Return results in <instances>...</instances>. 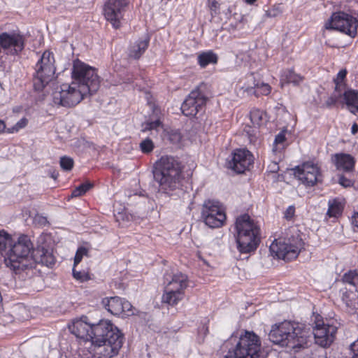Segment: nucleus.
I'll return each mask as SVG.
<instances>
[{
    "instance_id": "obj_1",
    "label": "nucleus",
    "mask_w": 358,
    "mask_h": 358,
    "mask_svg": "<svg viewBox=\"0 0 358 358\" xmlns=\"http://www.w3.org/2000/svg\"><path fill=\"white\" fill-rule=\"evenodd\" d=\"M268 338L272 343L287 347L294 352L308 348L311 343L310 329L303 324L289 321L274 324Z\"/></svg>"
},
{
    "instance_id": "obj_2",
    "label": "nucleus",
    "mask_w": 358,
    "mask_h": 358,
    "mask_svg": "<svg viewBox=\"0 0 358 358\" xmlns=\"http://www.w3.org/2000/svg\"><path fill=\"white\" fill-rule=\"evenodd\" d=\"M94 334L92 358H112L117 355L123 344V335L117 327L108 320H101Z\"/></svg>"
},
{
    "instance_id": "obj_3",
    "label": "nucleus",
    "mask_w": 358,
    "mask_h": 358,
    "mask_svg": "<svg viewBox=\"0 0 358 358\" xmlns=\"http://www.w3.org/2000/svg\"><path fill=\"white\" fill-rule=\"evenodd\" d=\"M8 245L10 248L6 252L5 262L15 273L29 271L35 267L36 262L31 255L34 245L28 236L20 235L15 241L11 238Z\"/></svg>"
},
{
    "instance_id": "obj_4",
    "label": "nucleus",
    "mask_w": 358,
    "mask_h": 358,
    "mask_svg": "<svg viewBox=\"0 0 358 358\" xmlns=\"http://www.w3.org/2000/svg\"><path fill=\"white\" fill-rule=\"evenodd\" d=\"M235 238L241 253H249L257 248L261 241L260 227L248 214L236 218Z\"/></svg>"
},
{
    "instance_id": "obj_5",
    "label": "nucleus",
    "mask_w": 358,
    "mask_h": 358,
    "mask_svg": "<svg viewBox=\"0 0 358 358\" xmlns=\"http://www.w3.org/2000/svg\"><path fill=\"white\" fill-rule=\"evenodd\" d=\"M180 166L173 157L163 156L155 164L153 176L160 190L166 194L176 189L179 185Z\"/></svg>"
},
{
    "instance_id": "obj_6",
    "label": "nucleus",
    "mask_w": 358,
    "mask_h": 358,
    "mask_svg": "<svg viewBox=\"0 0 358 358\" xmlns=\"http://www.w3.org/2000/svg\"><path fill=\"white\" fill-rule=\"evenodd\" d=\"M55 69V58L52 52L45 51L35 66V73L33 79L35 90H43L53 80Z\"/></svg>"
},
{
    "instance_id": "obj_7",
    "label": "nucleus",
    "mask_w": 358,
    "mask_h": 358,
    "mask_svg": "<svg viewBox=\"0 0 358 358\" xmlns=\"http://www.w3.org/2000/svg\"><path fill=\"white\" fill-rule=\"evenodd\" d=\"M72 78V83H77L78 88H82L83 85L87 86L90 95L99 88L100 81L96 69L79 59L73 61Z\"/></svg>"
},
{
    "instance_id": "obj_8",
    "label": "nucleus",
    "mask_w": 358,
    "mask_h": 358,
    "mask_svg": "<svg viewBox=\"0 0 358 358\" xmlns=\"http://www.w3.org/2000/svg\"><path fill=\"white\" fill-rule=\"evenodd\" d=\"M77 83H71L70 85L63 84L59 89H57L52 93V101L55 104L64 107H73L79 103L89 93L87 86L83 85L78 88Z\"/></svg>"
},
{
    "instance_id": "obj_9",
    "label": "nucleus",
    "mask_w": 358,
    "mask_h": 358,
    "mask_svg": "<svg viewBox=\"0 0 358 358\" xmlns=\"http://www.w3.org/2000/svg\"><path fill=\"white\" fill-rule=\"evenodd\" d=\"M303 245L302 239L298 236L288 239L280 238L273 241L269 250L273 257L290 261L297 257Z\"/></svg>"
},
{
    "instance_id": "obj_10",
    "label": "nucleus",
    "mask_w": 358,
    "mask_h": 358,
    "mask_svg": "<svg viewBox=\"0 0 358 358\" xmlns=\"http://www.w3.org/2000/svg\"><path fill=\"white\" fill-rule=\"evenodd\" d=\"M260 347L259 337L253 332L245 331L241 336L236 348L229 351L224 358H257Z\"/></svg>"
},
{
    "instance_id": "obj_11",
    "label": "nucleus",
    "mask_w": 358,
    "mask_h": 358,
    "mask_svg": "<svg viewBox=\"0 0 358 358\" xmlns=\"http://www.w3.org/2000/svg\"><path fill=\"white\" fill-rule=\"evenodd\" d=\"M312 327L315 343L320 347L327 348L331 345L336 338L338 327L333 322H324L322 317L313 314Z\"/></svg>"
},
{
    "instance_id": "obj_12",
    "label": "nucleus",
    "mask_w": 358,
    "mask_h": 358,
    "mask_svg": "<svg viewBox=\"0 0 358 358\" xmlns=\"http://www.w3.org/2000/svg\"><path fill=\"white\" fill-rule=\"evenodd\" d=\"M358 20L356 17L345 12L334 13L326 22V29H333L354 38L357 33Z\"/></svg>"
},
{
    "instance_id": "obj_13",
    "label": "nucleus",
    "mask_w": 358,
    "mask_h": 358,
    "mask_svg": "<svg viewBox=\"0 0 358 358\" xmlns=\"http://www.w3.org/2000/svg\"><path fill=\"white\" fill-rule=\"evenodd\" d=\"M201 218L208 227L219 228L224 224L226 215L219 201L206 200L202 205Z\"/></svg>"
},
{
    "instance_id": "obj_14",
    "label": "nucleus",
    "mask_w": 358,
    "mask_h": 358,
    "mask_svg": "<svg viewBox=\"0 0 358 358\" xmlns=\"http://www.w3.org/2000/svg\"><path fill=\"white\" fill-rule=\"evenodd\" d=\"M129 4V0H108L104 4V17L113 28L120 27L121 22Z\"/></svg>"
},
{
    "instance_id": "obj_15",
    "label": "nucleus",
    "mask_w": 358,
    "mask_h": 358,
    "mask_svg": "<svg viewBox=\"0 0 358 358\" xmlns=\"http://www.w3.org/2000/svg\"><path fill=\"white\" fill-rule=\"evenodd\" d=\"M294 175L303 184L314 186L322 180V174L317 164L312 162L303 163L294 170Z\"/></svg>"
},
{
    "instance_id": "obj_16",
    "label": "nucleus",
    "mask_w": 358,
    "mask_h": 358,
    "mask_svg": "<svg viewBox=\"0 0 358 358\" xmlns=\"http://www.w3.org/2000/svg\"><path fill=\"white\" fill-rule=\"evenodd\" d=\"M207 98L199 89L192 90L181 106L182 113L186 116H194L204 107Z\"/></svg>"
},
{
    "instance_id": "obj_17",
    "label": "nucleus",
    "mask_w": 358,
    "mask_h": 358,
    "mask_svg": "<svg viewBox=\"0 0 358 358\" xmlns=\"http://www.w3.org/2000/svg\"><path fill=\"white\" fill-rule=\"evenodd\" d=\"M105 308L115 315L126 317L134 314L131 304L118 296L105 298L102 300Z\"/></svg>"
},
{
    "instance_id": "obj_18",
    "label": "nucleus",
    "mask_w": 358,
    "mask_h": 358,
    "mask_svg": "<svg viewBox=\"0 0 358 358\" xmlns=\"http://www.w3.org/2000/svg\"><path fill=\"white\" fill-rule=\"evenodd\" d=\"M253 156L250 151L245 149L236 150L231 161L229 162V168L238 173H242L252 165Z\"/></svg>"
},
{
    "instance_id": "obj_19",
    "label": "nucleus",
    "mask_w": 358,
    "mask_h": 358,
    "mask_svg": "<svg viewBox=\"0 0 358 358\" xmlns=\"http://www.w3.org/2000/svg\"><path fill=\"white\" fill-rule=\"evenodd\" d=\"M0 45L7 54H17L24 48V40L17 34H0Z\"/></svg>"
},
{
    "instance_id": "obj_20",
    "label": "nucleus",
    "mask_w": 358,
    "mask_h": 358,
    "mask_svg": "<svg viewBox=\"0 0 358 358\" xmlns=\"http://www.w3.org/2000/svg\"><path fill=\"white\" fill-rule=\"evenodd\" d=\"M96 324H91L87 322V317H82L79 320H75L72 325L69 327V329L72 334L76 337L84 340H92L95 337L94 329Z\"/></svg>"
},
{
    "instance_id": "obj_21",
    "label": "nucleus",
    "mask_w": 358,
    "mask_h": 358,
    "mask_svg": "<svg viewBox=\"0 0 358 358\" xmlns=\"http://www.w3.org/2000/svg\"><path fill=\"white\" fill-rule=\"evenodd\" d=\"M164 287L184 292L188 286V278L185 274L177 272L172 275H166L164 280Z\"/></svg>"
},
{
    "instance_id": "obj_22",
    "label": "nucleus",
    "mask_w": 358,
    "mask_h": 358,
    "mask_svg": "<svg viewBox=\"0 0 358 358\" xmlns=\"http://www.w3.org/2000/svg\"><path fill=\"white\" fill-rule=\"evenodd\" d=\"M334 161L336 168L345 172H350L354 170L355 160V158L345 153H338L334 155Z\"/></svg>"
},
{
    "instance_id": "obj_23",
    "label": "nucleus",
    "mask_w": 358,
    "mask_h": 358,
    "mask_svg": "<svg viewBox=\"0 0 358 358\" xmlns=\"http://www.w3.org/2000/svg\"><path fill=\"white\" fill-rule=\"evenodd\" d=\"M342 96L348 109L354 115L358 113V92L355 90H343Z\"/></svg>"
},
{
    "instance_id": "obj_24",
    "label": "nucleus",
    "mask_w": 358,
    "mask_h": 358,
    "mask_svg": "<svg viewBox=\"0 0 358 358\" xmlns=\"http://www.w3.org/2000/svg\"><path fill=\"white\" fill-rule=\"evenodd\" d=\"M248 79L249 81H251L252 83V85L241 87V89L243 90L247 93L251 94L257 92V91H255V89H257V92L262 95H268L271 92V88L268 84L264 83H256L253 77V75H250L248 77Z\"/></svg>"
},
{
    "instance_id": "obj_25",
    "label": "nucleus",
    "mask_w": 358,
    "mask_h": 358,
    "mask_svg": "<svg viewBox=\"0 0 358 358\" xmlns=\"http://www.w3.org/2000/svg\"><path fill=\"white\" fill-rule=\"evenodd\" d=\"M185 296V292L172 290L164 287V292L162 297V301L169 306H173L177 305Z\"/></svg>"
},
{
    "instance_id": "obj_26",
    "label": "nucleus",
    "mask_w": 358,
    "mask_h": 358,
    "mask_svg": "<svg viewBox=\"0 0 358 358\" xmlns=\"http://www.w3.org/2000/svg\"><path fill=\"white\" fill-rule=\"evenodd\" d=\"M303 80V78L299 74L296 73L292 69H286L282 71L280 76V86L283 87L285 85L292 83L294 85H299Z\"/></svg>"
},
{
    "instance_id": "obj_27",
    "label": "nucleus",
    "mask_w": 358,
    "mask_h": 358,
    "mask_svg": "<svg viewBox=\"0 0 358 358\" xmlns=\"http://www.w3.org/2000/svg\"><path fill=\"white\" fill-rule=\"evenodd\" d=\"M149 38L141 39L135 42L130 48L129 56L134 59H138L148 48Z\"/></svg>"
},
{
    "instance_id": "obj_28",
    "label": "nucleus",
    "mask_w": 358,
    "mask_h": 358,
    "mask_svg": "<svg viewBox=\"0 0 358 358\" xmlns=\"http://www.w3.org/2000/svg\"><path fill=\"white\" fill-rule=\"evenodd\" d=\"M329 208L327 215L329 217H336L339 216L343 210V201L341 199L336 198L329 200L328 202Z\"/></svg>"
},
{
    "instance_id": "obj_29",
    "label": "nucleus",
    "mask_w": 358,
    "mask_h": 358,
    "mask_svg": "<svg viewBox=\"0 0 358 358\" xmlns=\"http://www.w3.org/2000/svg\"><path fill=\"white\" fill-rule=\"evenodd\" d=\"M199 64L204 68L210 64H215L217 62V55L212 51L203 52L198 55Z\"/></svg>"
},
{
    "instance_id": "obj_30",
    "label": "nucleus",
    "mask_w": 358,
    "mask_h": 358,
    "mask_svg": "<svg viewBox=\"0 0 358 358\" xmlns=\"http://www.w3.org/2000/svg\"><path fill=\"white\" fill-rule=\"evenodd\" d=\"M343 281L355 287V291L358 290V273L357 271H350L343 276Z\"/></svg>"
},
{
    "instance_id": "obj_31",
    "label": "nucleus",
    "mask_w": 358,
    "mask_h": 358,
    "mask_svg": "<svg viewBox=\"0 0 358 358\" xmlns=\"http://www.w3.org/2000/svg\"><path fill=\"white\" fill-rule=\"evenodd\" d=\"M286 140L285 137V131H281L279 134L275 136L274 142H273V152H280L285 147V141Z\"/></svg>"
},
{
    "instance_id": "obj_32",
    "label": "nucleus",
    "mask_w": 358,
    "mask_h": 358,
    "mask_svg": "<svg viewBox=\"0 0 358 358\" xmlns=\"http://www.w3.org/2000/svg\"><path fill=\"white\" fill-rule=\"evenodd\" d=\"M11 243V236L3 230L0 231V256H3L8 244Z\"/></svg>"
},
{
    "instance_id": "obj_33",
    "label": "nucleus",
    "mask_w": 358,
    "mask_h": 358,
    "mask_svg": "<svg viewBox=\"0 0 358 358\" xmlns=\"http://www.w3.org/2000/svg\"><path fill=\"white\" fill-rule=\"evenodd\" d=\"M347 75V71L345 69L341 70L336 78L334 79L336 92L341 90H343L345 89V84L344 83V79L345 78Z\"/></svg>"
},
{
    "instance_id": "obj_34",
    "label": "nucleus",
    "mask_w": 358,
    "mask_h": 358,
    "mask_svg": "<svg viewBox=\"0 0 358 358\" xmlns=\"http://www.w3.org/2000/svg\"><path fill=\"white\" fill-rule=\"evenodd\" d=\"M264 113L259 109H253L250 111V120L254 126H259L262 123Z\"/></svg>"
},
{
    "instance_id": "obj_35",
    "label": "nucleus",
    "mask_w": 358,
    "mask_h": 358,
    "mask_svg": "<svg viewBox=\"0 0 358 358\" xmlns=\"http://www.w3.org/2000/svg\"><path fill=\"white\" fill-rule=\"evenodd\" d=\"M342 92L343 90H341L336 92L335 89L333 94L330 96H329L327 101H325L324 105L326 106V107L331 108L332 106H335L342 97Z\"/></svg>"
},
{
    "instance_id": "obj_36",
    "label": "nucleus",
    "mask_w": 358,
    "mask_h": 358,
    "mask_svg": "<svg viewBox=\"0 0 358 358\" xmlns=\"http://www.w3.org/2000/svg\"><path fill=\"white\" fill-rule=\"evenodd\" d=\"M139 148L142 152L148 154L153 150L155 145L150 138H146L140 143Z\"/></svg>"
},
{
    "instance_id": "obj_37",
    "label": "nucleus",
    "mask_w": 358,
    "mask_h": 358,
    "mask_svg": "<svg viewBox=\"0 0 358 358\" xmlns=\"http://www.w3.org/2000/svg\"><path fill=\"white\" fill-rule=\"evenodd\" d=\"M92 187V185L90 182L83 183L73 190V192L71 193V196L72 197L80 196L84 194L85 192H87Z\"/></svg>"
},
{
    "instance_id": "obj_38",
    "label": "nucleus",
    "mask_w": 358,
    "mask_h": 358,
    "mask_svg": "<svg viewBox=\"0 0 358 358\" xmlns=\"http://www.w3.org/2000/svg\"><path fill=\"white\" fill-rule=\"evenodd\" d=\"M60 166L65 171H70L73 166V160L69 157H62L60 158Z\"/></svg>"
},
{
    "instance_id": "obj_39",
    "label": "nucleus",
    "mask_w": 358,
    "mask_h": 358,
    "mask_svg": "<svg viewBox=\"0 0 358 358\" xmlns=\"http://www.w3.org/2000/svg\"><path fill=\"white\" fill-rule=\"evenodd\" d=\"M73 275L75 279L80 282H85L90 279V275L87 272L85 271H78L75 268H73Z\"/></svg>"
},
{
    "instance_id": "obj_40",
    "label": "nucleus",
    "mask_w": 358,
    "mask_h": 358,
    "mask_svg": "<svg viewBox=\"0 0 358 358\" xmlns=\"http://www.w3.org/2000/svg\"><path fill=\"white\" fill-rule=\"evenodd\" d=\"M161 121L159 118L157 117L155 120H150L147 121L143 127V131L147 130H152V129H156L157 127H159L161 125Z\"/></svg>"
},
{
    "instance_id": "obj_41",
    "label": "nucleus",
    "mask_w": 358,
    "mask_h": 358,
    "mask_svg": "<svg viewBox=\"0 0 358 358\" xmlns=\"http://www.w3.org/2000/svg\"><path fill=\"white\" fill-rule=\"evenodd\" d=\"M28 123L27 118L23 117L12 128L8 129V133L17 132L20 129L25 127Z\"/></svg>"
},
{
    "instance_id": "obj_42",
    "label": "nucleus",
    "mask_w": 358,
    "mask_h": 358,
    "mask_svg": "<svg viewBox=\"0 0 358 358\" xmlns=\"http://www.w3.org/2000/svg\"><path fill=\"white\" fill-rule=\"evenodd\" d=\"M87 249L84 247H80L78 249L74 258V266L81 262L83 257L87 255Z\"/></svg>"
},
{
    "instance_id": "obj_43",
    "label": "nucleus",
    "mask_w": 358,
    "mask_h": 358,
    "mask_svg": "<svg viewBox=\"0 0 358 358\" xmlns=\"http://www.w3.org/2000/svg\"><path fill=\"white\" fill-rule=\"evenodd\" d=\"M34 222L39 227L46 226L48 223L47 217L40 214L35 215L34 217Z\"/></svg>"
},
{
    "instance_id": "obj_44",
    "label": "nucleus",
    "mask_w": 358,
    "mask_h": 358,
    "mask_svg": "<svg viewBox=\"0 0 358 358\" xmlns=\"http://www.w3.org/2000/svg\"><path fill=\"white\" fill-rule=\"evenodd\" d=\"M169 139L173 143H178L182 139V136L179 131H173L169 134Z\"/></svg>"
},
{
    "instance_id": "obj_45",
    "label": "nucleus",
    "mask_w": 358,
    "mask_h": 358,
    "mask_svg": "<svg viewBox=\"0 0 358 358\" xmlns=\"http://www.w3.org/2000/svg\"><path fill=\"white\" fill-rule=\"evenodd\" d=\"M282 13V9L280 6H275L271 9L266 12L268 17H275Z\"/></svg>"
},
{
    "instance_id": "obj_46",
    "label": "nucleus",
    "mask_w": 358,
    "mask_h": 358,
    "mask_svg": "<svg viewBox=\"0 0 358 358\" xmlns=\"http://www.w3.org/2000/svg\"><path fill=\"white\" fill-rule=\"evenodd\" d=\"M294 213H295V208L294 206H289L285 210V219L287 220H291L294 215Z\"/></svg>"
},
{
    "instance_id": "obj_47",
    "label": "nucleus",
    "mask_w": 358,
    "mask_h": 358,
    "mask_svg": "<svg viewBox=\"0 0 358 358\" xmlns=\"http://www.w3.org/2000/svg\"><path fill=\"white\" fill-rule=\"evenodd\" d=\"M339 184L344 187H351L353 184L352 181L350 179L346 178L344 176H340Z\"/></svg>"
},
{
    "instance_id": "obj_48",
    "label": "nucleus",
    "mask_w": 358,
    "mask_h": 358,
    "mask_svg": "<svg viewBox=\"0 0 358 358\" xmlns=\"http://www.w3.org/2000/svg\"><path fill=\"white\" fill-rule=\"evenodd\" d=\"M350 348L352 351L350 358H358V340L352 343Z\"/></svg>"
},
{
    "instance_id": "obj_49",
    "label": "nucleus",
    "mask_w": 358,
    "mask_h": 358,
    "mask_svg": "<svg viewBox=\"0 0 358 358\" xmlns=\"http://www.w3.org/2000/svg\"><path fill=\"white\" fill-rule=\"evenodd\" d=\"M43 262L45 261L46 264L49 265H52L55 264L54 257L52 255L48 252L44 254V257H43L42 260Z\"/></svg>"
},
{
    "instance_id": "obj_50",
    "label": "nucleus",
    "mask_w": 358,
    "mask_h": 358,
    "mask_svg": "<svg viewBox=\"0 0 358 358\" xmlns=\"http://www.w3.org/2000/svg\"><path fill=\"white\" fill-rule=\"evenodd\" d=\"M208 2L211 10H215L217 8V2L215 0H208Z\"/></svg>"
},
{
    "instance_id": "obj_51",
    "label": "nucleus",
    "mask_w": 358,
    "mask_h": 358,
    "mask_svg": "<svg viewBox=\"0 0 358 358\" xmlns=\"http://www.w3.org/2000/svg\"><path fill=\"white\" fill-rule=\"evenodd\" d=\"M352 224L358 228V213H355L352 216Z\"/></svg>"
},
{
    "instance_id": "obj_52",
    "label": "nucleus",
    "mask_w": 358,
    "mask_h": 358,
    "mask_svg": "<svg viewBox=\"0 0 358 358\" xmlns=\"http://www.w3.org/2000/svg\"><path fill=\"white\" fill-rule=\"evenodd\" d=\"M358 131V125L355 123L352 124L351 128V132L352 134H355Z\"/></svg>"
},
{
    "instance_id": "obj_53",
    "label": "nucleus",
    "mask_w": 358,
    "mask_h": 358,
    "mask_svg": "<svg viewBox=\"0 0 358 358\" xmlns=\"http://www.w3.org/2000/svg\"><path fill=\"white\" fill-rule=\"evenodd\" d=\"M6 129V124L3 120H0V133L3 132Z\"/></svg>"
},
{
    "instance_id": "obj_54",
    "label": "nucleus",
    "mask_w": 358,
    "mask_h": 358,
    "mask_svg": "<svg viewBox=\"0 0 358 358\" xmlns=\"http://www.w3.org/2000/svg\"><path fill=\"white\" fill-rule=\"evenodd\" d=\"M256 1L257 0H245L246 3H248V4H252Z\"/></svg>"
},
{
    "instance_id": "obj_55",
    "label": "nucleus",
    "mask_w": 358,
    "mask_h": 358,
    "mask_svg": "<svg viewBox=\"0 0 358 358\" xmlns=\"http://www.w3.org/2000/svg\"><path fill=\"white\" fill-rule=\"evenodd\" d=\"M158 112H159V109H157V108H155V109H154V110H153V113H154L155 114H156L157 115Z\"/></svg>"
},
{
    "instance_id": "obj_56",
    "label": "nucleus",
    "mask_w": 358,
    "mask_h": 358,
    "mask_svg": "<svg viewBox=\"0 0 358 358\" xmlns=\"http://www.w3.org/2000/svg\"><path fill=\"white\" fill-rule=\"evenodd\" d=\"M357 299H358V290H357Z\"/></svg>"
},
{
    "instance_id": "obj_57",
    "label": "nucleus",
    "mask_w": 358,
    "mask_h": 358,
    "mask_svg": "<svg viewBox=\"0 0 358 358\" xmlns=\"http://www.w3.org/2000/svg\"><path fill=\"white\" fill-rule=\"evenodd\" d=\"M91 358H92V357Z\"/></svg>"
}]
</instances>
